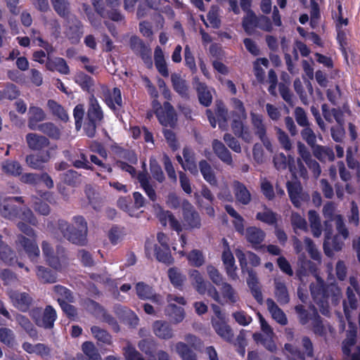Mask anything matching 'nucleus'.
Segmentation results:
<instances>
[{"instance_id": "nucleus-1", "label": "nucleus", "mask_w": 360, "mask_h": 360, "mask_svg": "<svg viewBox=\"0 0 360 360\" xmlns=\"http://www.w3.org/2000/svg\"><path fill=\"white\" fill-rule=\"evenodd\" d=\"M235 253H236V257L238 258L242 274L246 273L248 275L246 281L252 296L261 304L264 302V297H262V291H261V285L257 273L248 266V261L252 266H259L261 264L260 257L256 253L251 251H248L245 254L242 250H237Z\"/></svg>"}, {"instance_id": "nucleus-2", "label": "nucleus", "mask_w": 360, "mask_h": 360, "mask_svg": "<svg viewBox=\"0 0 360 360\" xmlns=\"http://www.w3.org/2000/svg\"><path fill=\"white\" fill-rule=\"evenodd\" d=\"M310 291L314 302L323 315L330 313V301L332 304H337L341 298V289L338 285L334 283L326 284L321 279H317L316 283L310 285Z\"/></svg>"}, {"instance_id": "nucleus-3", "label": "nucleus", "mask_w": 360, "mask_h": 360, "mask_svg": "<svg viewBox=\"0 0 360 360\" xmlns=\"http://www.w3.org/2000/svg\"><path fill=\"white\" fill-rule=\"evenodd\" d=\"M17 202L24 204L23 197H4L0 195L1 216L10 220L20 219L30 225L37 226L38 220L32 210L27 207H20Z\"/></svg>"}, {"instance_id": "nucleus-4", "label": "nucleus", "mask_w": 360, "mask_h": 360, "mask_svg": "<svg viewBox=\"0 0 360 360\" xmlns=\"http://www.w3.org/2000/svg\"><path fill=\"white\" fill-rule=\"evenodd\" d=\"M72 221L76 226L65 219H58L56 228L61 233L63 237L78 246H85L87 244V222L84 217L75 216Z\"/></svg>"}, {"instance_id": "nucleus-5", "label": "nucleus", "mask_w": 360, "mask_h": 360, "mask_svg": "<svg viewBox=\"0 0 360 360\" xmlns=\"http://www.w3.org/2000/svg\"><path fill=\"white\" fill-rule=\"evenodd\" d=\"M103 117L102 107L92 94L89 99V105L83 124V129L86 136L95 137L98 127L103 122Z\"/></svg>"}, {"instance_id": "nucleus-6", "label": "nucleus", "mask_w": 360, "mask_h": 360, "mask_svg": "<svg viewBox=\"0 0 360 360\" xmlns=\"http://www.w3.org/2000/svg\"><path fill=\"white\" fill-rule=\"evenodd\" d=\"M17 226L20 231L30 238H27L23 234H19L18 235L17 244L24 249L31 261L37 262L40 250L36 242L37 235L34 230L24 221H19Z\"/></svg>"}, {"instance_id": "nucleus-7", "label": "nucleus", "mask_w": 360, "mask_h": 360, "mask_svg": "<svg viewBox=\"0 0 360 360\" xmlns=\"http://www.w3.org/2000/svg\"><path fill=\"white\" fill-rule=\"evenodd\" d=\"M235 109L237 111H232L231 115L233 118L231 122V129L233 134L238 138L242 139L245 142H250L252 135L248 127H245L243 120L246 119L247 115L243 103L237 98H233Z\"/></svg>"}, {"instance_id": "nucleus-8", "label": "nucleus", "mask_w": 360, "mask_h": 360, "mask_svg": "<svg viewBox=\"0 0 360 360\" xmlns=\"http://www.w3.org/2000/svg\"><path fill=\"white\" fill-rule=\"evenodd\" d=\"M29 316L37 326L46 330H51L57 319L56 311L51 305H47L44 309L33 307L29 311Z\"/></svg>"}, {"instance_id": "nucleus-9", "label": "nucleus", "mask_w": 360, "mask_h": 360, "mask_svg": "<svg viewBox=\"0 0 360 360\" xmlns=\"http://www.w3.org/2000/svg\"><path fill=\"white\" fill-rule=\"evenodd\" d=\"M153 106L155 109V115H156L158 120L162 125L165 127L167 126L173 127L175 125L177 115L174 107L169 102H164L162 107L160 103L155 100L153 102Z\"/></svg>"}, {"instance_id": "nucleus-10", "label": "nucleus", "mask_w": 360, "mask_h": 360, "mask_svg": "<svg viewBox=\"0 0 360 360\" xmlns=\"http://www.w3.org/2000/svg\"><path fill=\"white\" fill-rule=\"evenodd\" d=\"M129 48L135 55L142 59L148 68L153 66L151 49L143 39L136 35H132L129 38Z\"/></svg>"}, {"instance_id": "nucleus-11", "label": "nucleus", "mask_w": 360, "mask_h": 360, "mask_svg": "<svg viewBox=\"0 0 360 360\" xmlns=\"http://www.w3.org/2000/svg\"><path fill=\"white\" fill-rule=\"evenodd\" d=\"M57 149V145L53 144L46 149V150L38 152L37 153H31L25 157V162L28 167L34 169H41L44 164L49 162L53 155V153Z\"/></svg>"}, {"instance_id": "nucleus-12", "label": "nucleus", "mask_w": 360, "mask_h": 360, "mask_svg": "<svg viewBox=\"0 0 360 360\" xmlns=\"http://www.w3.org/2000/svg\"><path fill=\"white\" fill-rule=\"evenodd\" d=\"M103 101L105 105L112 110L114 114L117 115L120 109L123 108V100L122 91L118 87L103 89Z\"/></svg>"}, {"instance_id": "nucleus-13", "label": "nucleus", "mask_w": 360, "mask_h": 360, "mask_svg": "<svg viewBox=\"0 0 360 360\" xmlns=\"http://www.w3.org/2000/svg\"><path fill=\"white\" fill-rule=\"evenodd\" d=\"M303 352L290 343H285L284 348L292 357L299 360H306V357L314 356V344L308 336L302 338Z\"/></svg>"}, {"instance_id": "nucleus-14", "label": "nucleus", "mask_w": 360, "mask_h": 360, "mask_svg": "<svg viewBox=\"0 0 360 360\" xmlns=\"http://www.w3.org/2000/svg\"><path fill=\"white\" fill-rule=\"evenodd\" d=\"M183 219L184 225L190 229H200L201 226V219L199 213L187 200H184L183 203Z\"/></svg>"}, {"instance_id": "nucleus-15", "label": "nucleus", "mask_w": 360, "mask_h": 360, "mask_svg": "<svg viewBox=\"0 0 360 360\" xmlns=\"http://www.w3.org/2000/svg\"><path fill=\"white\" fill-rule=\"evenodd\" d=\"M287 192L288 197L294 207L300 208L302 202L307 201L309 199V195L303 193L301 183L299 181H287Z\"/></svg>"}, {"instance_id": "nucleus-16", "label": "nucleus", "mask_w": 360, "mask_h": 360, "mask_svg": "<svg viewBox=\"0 0 360 360\" xmlns=\"http://www.w3.org/2000/svg\"><path fill=\"white\" fill-rule=\"evenodd\" d=\"M64 34L71 44H77L79 41L83 34V25L77 16L68 20Z\"/></svg>"}, {"instance_id": "nucleus-17", "label": "nucleus", "mask_w": 360, "mask_h": 360, "mask_svg": "<svg viewBox=\"0 0 360 360\" xmlns=\"http://www.w3.org/2000/svg\"><path fill=\"white\" fill-rule=\"evenodd\" d=\"M25 141L29 148L38 152L46 150L52 145L47 137L34 133L27 134L25 136Z\"/></svg>"}, {"instance_id": "nucleus-18", "label": "nucleus", "mask_w": 360, "mask_h": 360, "mask_svg": "<svg viewBox=\"0 0 360 360\" xmlns=\"http://www.w3.org/2000/svg\"><path fill=\"white\" fill-rule=\"evenodd\" d=\"M212 148L217 158L224 164L233 167V160L231 151L220 141L214 139L212 141Z\"/></svg>"}, {"instance_id": "nucleus-19", "label": "nucleus", "mask_w": 360, "mask_h": 360, "mask_svg": "<svg viewBox=\"0 0 360 360\" xmlns=\"http://www.w3.org/2000/svg\"><path fill=\"white\" fill-rule=\"evenodd\" d=\"M11 299L12 300L13 305L20 311L22 312H29L31 309L33 299L29 294L14 291L11 295Z\"/></svg>"}, {"instance_id": "nucleus-20", "label": "nucleus", "mask_w": 360, "mask_h": 360, "mask_svg": "<svg viewBox=\"0 0 360 360\" xmlns=\"http://www.w3.org/2000/svg\"><path fill=\"white\" fill-rule=\"evenodd\" d=\"M265 236V232L259 227L252 226L245 229V238L247 242L255 249H257L264 241Z\"/></svg>"}, {"instance_id": "nucleus-21", "label": "nucleus", "mask_w": 360, "mask_h": 360, "mask_svg": "<svg viewBox=\"0 0 360 360\" xmlns=\"http://www.w3.org/2000/svg\"><path fill=\"white\" fill-rule=\"evenodd\" d=\"M46 68L49 71H58L60 74L68 75L70 72V67L66 60L60 57L47 58Z\"/></svg>"}, {"instance_id": "nucleus-22", "label": "nucleus", "mask_w": 360, "mask_h": 360, "mask_svg": "<svg viewBox=\"0 0 360 360\" xmlns=\"http://www.w3.org/2000/svg\"><path fill=\"white\" fill-rule=\"evenodd\" d=\"M82 350L85 355L77 354L76 360H102L95 345L91 341H85L82 345Z\"/></svg>"}, {"instance_id": "nucleus-23", "label": "nucleus", "mask_w": 360, "mask_h": 360, "mask_svg": "<svg viewBox=\"0 0 360 360\" xmlns=\"http://www.w3.org/2000/svg\"><path fill=\"white\" fill-rule=\"evenodd\" d=\"M250 117L255 135L264 143L265 140L266 139V129L264 123V116L262 115L251 112Z\"/></svg>"}, {"instance_id": "nucleus-24", "label": "nucleus", "mask_w": 360, "mask_h": 360, "mask_svg": "<svg viewBox=\"0 0 360 360\" xmlns=\"http://www.w3.org/2000/svg\"><path fill=\"white\" fill-rule=\"evenodd\" d=\"M183 158L184 160L183 169L188 170L193 175L198 174V169L195 162V153L191 148L184 147Z\"/></svg>"}, {"instance_id": "nucleus-25", "label": "nucleus", "mask_w": 360, "mask_h": 360, "mask_svg": "<svg viewBox=\"0 0 360 360\" xmlns=\"http://www.w3.org/2000/svg\"><path fill=\"white\" fill-rule=\"evenodd\" d=\"M46 118L45 112L39 107L31 106L29 108V117L27 120L28 127L31 130H37L39 122Z\"/></svg>"}, {"instance_id": "nucleus-26", "label": "nucleus", "mask_w": 360, "mask_h": 360, "mask_svg": "<svg viewBox=\"0 0 360 360\" xmlns=\"http://www.w3.org/2000/svg\"><path fill=\"white\" fill-rule=\"evenodd\" d=\"M140 186L150 200H157V193L152 184L150 183V176L147 172H139L136 176Z\"/></svg>"}, {"instance_id": "nucleus-27", "label": "nucleus", "mask_w": 360, "mask_h": 360, "mask_svg": "<svg viewBox=\"0 0 360 360\" xmlns=\"http://www.w3.org/2000/svg\"><path fill=\"white\" fill-rule=\"evenodd\" d=\"M74 81L82 91L88 93H93L94 91L95 81L91 77L86 75V73H84V72H76Z\"/></svg>"}, {"instance_id": "nucleus-28", "label": "nucleus", "mask_w": 360, "mask_h": 360, "mask_svg": "<svg viewBox=\"0 0 360 360\" xmlns=\"http://www.w3.org/2000/svg\"><path fill=\"white\" fill-rule=\"evenodd\" d=\"M263 212L257 213L256 219L269 226L276 227L278 226V214L272 211L266 205H263Z\"/></svg>"}, {"instance_id": "nucleus-29", "label": "nucleus", "mask_w": 360, "mask_h": 360, "mask_svg": "<svg viewBox=\"0 0 360 360\" xmlns=\"http://www.w3.org/2000/svg\"><path fill=\"white\" fill-rule=\"evenodd\" d=\"M212 328L215 332L227 341H231L233 338V333L231 327L227 325L224 319L217 321L214 318L211 319Z\"/></svg>"}, {"instance_id": "nucleus-30", "label": "nucleus", "mask_w": 360, "mask_h": 360, "mask_svg": "<svg viewBox=\"0 0 360 360\" xmlns=\"http://www.w3.org/2000/svg\"><path fill=\"white\" fill-rule=\"evenodd\" d=\"M195 87L200 103L205 107H209L212 103V96L208 86L205 83L198 80L195 82Z\"/></svg>"}, {"instance_id": "nucleus-31", "label": "nucleus", "mask_w": 360, "mask_h": 360, "mask_svg": "<svg viewBox=\"0 0 360 360\" xmlns=\"http://www.w3.org/2000/svg\"><path fill=\"white\" fill-rule=\"evenodd\" d=\"M317 264L309 259H302L300 262V266L296 271V276L302 280V278L310 274L317 275Z\"/></svg>"}, {"instance_id": "nucleus-32", "label": "nucleus", "mask_w": 360, "mask_h": 360, "mask_svg": "<svg viewBox=\"0 0 360 360\" xmlns=\"http://www.w3.org/2000/svg\"><path fill=\"white\" fill-rule=\"evenodd\" d=\"M268 310L271 314L274 320L282 326L288 324V318L285 312L276 304L271 298H268L266 301Z\"/></svg>"}, {"instance_id": "nucleus-33", "label": "nucleus", "mask_w": 360, "mask_h": 360, "mask_svg": "<svg viewBox=\"0 0 360 360\" xmlns=\"http://www.w3.org/2000/svg\"><path fill=\"white\" fill-rule=\"evenodd\" d=\"M273 162L278 170H284L288 168L292 172L295 169L294 158L291 156L287 158L283 153H276L273 158Z\"/></svg>"}, {"instance_id": "nucleus-34", "label": "nucleus", "mask_w": 360, "mask_h": 360, "mask_svg": "<svg viewBox=\"0 0 360 360\" xmlns=\"http://www.w3.org/2000/svg\"><path fill=\"white\" fill-rule=\"evenodd\" d=\"M15 320L31 338H38V331L27 316L22 314H18L15 316Z\"/></svg>"}, {"instance_id": "nucleus-35", "label": "nucleus", "mask_w": 360, "mask_h": 360, "mask_svg": "<svg viewBox=\"0 0 360 360\" xmlns=\"http://www.w3.org/2000/svg\"><path fill=\"white\" fill-rule=\"evenodd\" d=\"M189 276L191 280V283L197 292L201 295H205L207 285L209 282L205 281L200 271L195 269L191 270L189 271Z\"/></svg>"}, {"instance_id": "nucleus-36", "label": "nucleus", "mask_w": 360, "mask_h": 360, "mask_svg": "<svg viewBox=\"0 0 360 360\" xmlns=\"http://www.w3.org/2000/svg\"><path fill=\"white\" fill-rule=\"evenodd\" d=\"M167 276L172 285L177 289L182 290L184 284L186 281V276L181 269L177 267L169 268L167 271Z\"/></svg>"}, {"instance_id": "nucleus-37", "label": "nucleus", "mask_w": 360, "mask_h": 360, "mask_svg": "<svg viewBox=\"0 0 360 360\" xmlns=\"http://www.w3.org/2000/svg\"><path fill=\"white\" fill-rule=\"evenodd\" d=\"M235 198L242 205H248L251 201V194L243 183L234 181Z\"/></svg>"}, {"instance_id": "nucleus-38", "label": "nucleus", "mask_w": 360, "mask_h": 360, "mask_svg": "<svg viewBox=\"0 0 360 360\" xmlns=\"http://www.w3.org/2000/svg\"><path fill=\"white\" fill-rule=\"evenodd\" d=\"M153 331L157 337L167 340L173 336V330L168 323L156 321L153 324Z\"/></svg>"}, {"instance_id": "nucleus-39", "label": "nucleus", "mask_w": 360, "mask_h": 360, "mask_svg": "<svg viewBox=\"0 0 360 360\" xmlns=\"http://www.w3.org/2000/svg\"><path fill=\"white\" fill-rule=\"evenodd\" d=\"M199 169L203 178L211 186H217V180L214 170L207 160H202L200 161Z\"/></svg>"}, {"instance_id": "nucleus-40", "label": "nucleus", "mask_w": 360, "mask_h": 360, "mask_svg": "<svg viewBox=\"0 0 360 360\" xmlns=\"http://www.w3.org/2000/svg\"><path fill=\"white\" fill-rule=\"evenodd\" d=\"M311 149L315 158L321 162H326L327 160L332 162L335 159L334 152L330 148L315 144Z\"/></svg>"}, {"instance_id": "nucleus-41", "label": "nucleus", "mask_w": 360, "mask_h": 360, "mask_svg": "<svg viewBox=\"0 0 360 360\" xmlns=\"http://www.w3.org/2000/svg\"><path fill=\"white\" fill-rule=\"evenodd\" d=\"M36 275L42 283H53L57 281V274L51 269L42 266H37Z\"/></svg>"}, {"instance_id": "nucleus-42", "label": "nucleus", "mask_w": 360, "mask_h": 360, "mask_svg": "<svg viewBox=\"0 0 360 360\" xmlns=\"http://www.w3.org/2000/svg\"><path fill=\"white\" fill-rule=\"evenodd\" d=\"M155 66H156V69L161 76L163 77H169V70L164 54L159 46L155 48Z\"/></svg>"}, {"instance_id": "nucleus-43", "label": "nucleus", "mask_w": 360, "mask_h": 360, "mask_svg": "<svg viewBox=\"0 0 360 360\" xmlns=\"http://www.w3.org/2000/svg\"><path fill=\"white\" fill-rule=\"evenodd\" d=\"M16 254L7 244L1 240L0 235V259L6 265H13L15 262Z\"/></svg>"}, {"instance_id": "nucleus-44", "label": "nucleus", "mask_w": 360, "mask_h": 360, "mask_svg": "<svg viewBox=\"0 0 360 360\" xmlns=\"http://www.w3.org/2000/svg\"><path fill=\"white\" fill-rule=\"evenodd\" d=\"M37 130L46 134L51 139L58 140L60 137V131L57 126L51 122L39 124Z\"/></svg>"}, {"instance_id": "nucleus-45", "label": "nucleus", "mask_w": 360, "mask_h": 360, "mask_svg": "<svg viewBox=\"0 0 360 360\" xmlns=\"http://www.w3.org/2000/svg\"><path fill=\"white\" fill-rule=\"evenodd\" d=\"M165 314L170 318L175 323L183 321L184 317V311L181 307L175 304L169 303L165 309Z\"/></svg>"}, {"instance_id": "nucleus-46", "label": "nucleus", "mask_w": 360, "mask_h": 360, "mask_svg": "<svg viewBox=\"0 0 360 360\" xmlns=\"http://www.w3.org/2000/svg\"><path fill=\"white\" fill-rule=\"evenodd\" d=\"M245 12L247 14L243 18V27L248 34H251L258 27L259 16L252 10Z\"/></svg>"}, {"instance_id": "nucleus-47", "label": "nucleus", "mask_w": 360, "mask_h": 360, "mask_svg": "<svg viewBox=\"0 0 360 360\" xmlns=\"http://www.w3.org/2000/svg\"><path fill=\"white\" fill-rule=\"evenodd\" d=\"M49 111L54 117L60 119L61 121L66 122L69 120V115L65 108L55 100H49L47 103Z\"/></svg>"}, {"instance_id": "nucleus-48", "label": "nucleus", "mask_w": 360, "mask_h": 360, "mask_svg": "<svg viewBox=\"0 0 360 360\" xmlns=\"http://www.w3.org/2000/svg\"><path fill=\"white\" fill-rule=\"evenodd\" d=\"M155 257L158 262L165 265H172L174 262V258L172 255L169 247H154Z\"/></svg>"}, {"instance_id": "nucleus-49", "label": "nucleus", "mask_w": 360, "mask_h": 360, "mask_svg": "<svg viewBox=\"0 0 360 360\" xmlns=\"http://www.w3.org/2000/svg\"><path fill=\"white\" fill-rule=\"evenodd\" d=\"M275 297L281 305L287 304L290 301L288 288L283 282H275Z\"/></svg>"}, {"instance_id": "nucleus-50", "label": "nucleus", "mask_w": 360, "mask_h": 360, "mask_svg": "<svg viewBox=\"0 0 360 360\" xmlns=\"http://www.w3.org/2000/svg\"><path fill=\"white\" fill-rule=\"evenodd\" d=\"M92 5L94 10L98 14L103 17V19H109L110 20H116L120 16L119 13L115 11L110 13V15L107 14V8L105 7L103 0H91Z\"/></svg>"}, {"instance_id": "nucleus-51", "label": "nucleus", "mask_w": 360, "mask_h": 360, "mask_svg": "<svg viewBox=\"0 0 360 360\" xmlns=\"http://www.w3.org/2000/svg\"><path fill=\"white\" fill-rule=\"evenodd\" d=\"M171 81L176 92L181 95V97H188V86L186 82L179 73H172Z\"/></svg>"}, {"instance_id": "nucleus-52", "label": "nucleus", "mask_w": 360, "mask_h": 360, "mask_svg": "<svg viewBox=\"0 0 360 360\" xmlns=\"http://www.w3.org/2000/svg\"><path fill=\"white\" fill-rule=\"evenodd\" d=\"M0 342L9 349H13L17 343L13 330L6 327L0 328Z\"/></svg>"}, {"instance_id": "nucleus-53", "label": "nucleus", "mask_w": 360, "mask_h": 360, "mask_svg": "<svg viewBox=\"0 0 360 360\" xmlns=\"http://www.w3.org/2000/svg\"><path fill=\"white\" fill-rule=\"evenodd\" d=\"M53 292L59 297L57 299V302L60 304L61 302H74L75 297L70 289L67 287L58 284L55 285L53 288Z\"/></svg>"}, {"instance_id": "nucleus-54", "label": "nucleus", "mask_w": 360, "mask_h": 360, "mask_svg": "<svg viewBox=\"0 0 360 360\" xmlns=\"http://www.w3.org/2000/svg\"><path fill=\"white\" fill-rule=\"evenodd\" d=\"M53 10L60 17L68 18L70 13V4L68 0H51Z\"/></svg>"}, {"instance_id": "nucleus-55", "label": "nucleus", "mask_w": 360, "mask_h": 360, "mask_svg": "<svg viewBox=\"0 0 360 360\" xmlns=\"http://www.w3.org/2000/svg\"><path fill=\"white\" fill-rule=\"evenodd\" d=\"M2 171L6 174L18 176L21 175L23 169L18 161L6 160L1 165Z\"/></svg>"}, {"instance_id": "nucleus-56", "label": "nucleus", "mask_w": 360, "mask_h": 360, "mask_svg": "<svg viewBox=\"0 0 360 360\" xmlns=\"http://www.w3.org/2000/svg\"><path fill=\"white\" fill-rule=\"evenodd\" d=\"M160 221L164 226H165L167 221H168L171 228L178 233L182 231V226L180 221L169 211L163 212L160 216Z\"/></svg>"}, {"instance_id": "nucleus-57", "label": "nucleus", "mask_w": 360, "mask_h": 360, "mask_svg": "<svg viewBox=\"0 0 360 360\" xmlns=\"http://www.w3.org/2000/svg\"><path fill=\"white\" fill-rule=\"evenodd\" d=\"M176 351L181 360H197L195 353L184 342H178L176 344Z\"/></svg>"}, {"instance_id": "nucleus-58", "label": "nucleus", "mask_w": 360, "mask_h": 360, "mask_svg": "<svg viewBox=\"0 0 360 360\" xmlns=\"http://www.w3.org/2000/svg\"><path fill=\"white\" fill-rule=\"evenodd\" d=\"M332 221L330 220H326L324 221V234L325 240L323 244V252L328 257L333 256L332 250L329 247V240L331 239L333 235V226Z\"/></svg>"}, {"instance_id": "nucleus-59", "label": "nucleus", "mask_w": 360, "mask_h": 360, "mask_svg": "<svg viewBox=\"0 0 360 360\" xmlns=\"http://www.w3.org/2000/svg\"><path fill=\"white\" fill-rule=\"evenodd\" d=\"M138 347L145 354L153 355L157 349V342L152 337L146 338L139 342Z\"/></svg>"}, {"instance_id": "nucleus-60", "label": "nucleus", "mask_w": 360, "mask_h": 360, "mask_svg": "<svg viewBox=\"0 0 360 360\" xmlns=\"http://www.w3.org/2000/svg\"><path fill=\"white\" fill-rule=\"evenodd\" d=\"M184 65L187 67L191 74H195L198 68L195 64V57L188 45H186L184 49Z\"/></svg>"}, {"instance_id": "nucleus-61", "label": "nucleus", "mask_w": 360, "mask_h": 360, "mask_svg": "<svg viewBox=\"0 0 360 360\" xmlns=\"http://www.w3.org/2000/svg\"><path fill=\"white\" fill-rule=\"evenodd\" d=\"M253 338L257 342L262 344L266 350L271 352L276 351V345L271 337L256 333L253 334Z\"/></svg>"}, {"instance_id": "nucleus-62", "label": "nucleus", "mask_w": 360, "mask_h": 360, "mask_svg": "<svg viewBox=\"0 0 360 360\" xmlns=\"http://www.w3.org/2000/svg\"><path fill=\"white\" fill-rule=\"evenodd\" d=\"M188 263L194 267H200L205 264V257L202 251L193 250L186 255Z\"/></svg>"}, {"instance_id": "nucleus-63", "label": "nucleus", "mask_w": 360, "mask_h": 360, "mask_svg": "<svg viewBox=\"0 0 360 360\" xmlns=\"http://www.w3.org/2000/svg\"><path fill=\"white\" fill-rule=\"evenodd\" d=\"M91 332L96 339L100 342L110 345L112 342V336L105 330L101 329L98 326H92Z\"/></svg>"}, {"instance_id": "nucleus-64", "label": "nucleus", "mask_w": 360, "mask_h": 360, "mask_svg": "<svg viewBox=\"0 0 360 360\" xmlns=\"http://www.w3.org/2000/svg\"><path fill=\"white\" fill-rule=\"evenodd\" d=\"M221 285V293L223 297L226 299L228 302L235 304L238 300L237 291L229 283L224 282Z\"/></svg>"}]
</instances>
